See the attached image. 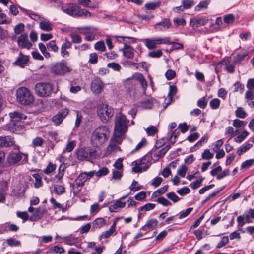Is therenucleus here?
<instances>
[{"label":"nucleus","instance_id":"f257e3e1","mask_svg":"<svg viewBox=\"0 0 254 254\" xmlns=\"http://www.w3.org/2000/svg\"><path fill=\"white\" fill-rule=\"evenodd\" d=\"M10 120L8 127L11 131L15 133H19L23 128L22 120H25L27 116L22 112L15 111L9 114Z\"/></svg>","mask_w":254,"mask_h":254},{"label":"nucleus","instance_id":"f03ea898","mask_svg":"<svg viewBox=\"0 0 254 254\" xmlns=\"http://www.w3.org/2000/svg\"><path fill=\"white\" fill-rule=\"evenodd\" d=\"M110 131L105 126H101L97 127L93 131L91 136V142L95 147H98L104 144L108 139Z\"/></svg>","mask_w":254,"mask_h":254},{"label":"nucleus","instance_id":"7ed1b4c3","mask_svg":"<svg viewBox=\"0 0 254 254\" xmlns=\"http://www.w3.org/2000/svg\"><path fill=\"white\" fill-rule=\"evenodd\" d=\"M129 121L122 113L116 114L115 121L114 134L124 137L125 133L128 128Z\"/></svg>","mask_w":254,"mask_h":254},{"label":"nucleus","instance_id":"20e7f679","mask_svg":"<svg viewBox=\"0 0 254 254\" xmlns=\"http://www.w3.org/2000/svg\"><path fill=\"white\" fill-rule=\"evenodd\" d=\"M17 101L21 105H29L34 101L32 93L27 88L22 87L18 88L16 92Z\"/></svg>","mask_w":254,"mask_h":254},{"label":"nucleus","instance_id":"39448f33","mask_svg":"<svg viewBox=\"0 0 254 254\" xmlns=\"http://www.w3.org/2000/svg\"><path fill=\"white\" fill-rule=\"evenodd\" d=\"M35 91L38 96L47 97L50 96L52 93H56L58 89L55 91L54 86L50 83L39 82L35 85Z\"/></svg>","mask_w":254,"mask_h":254},{"label":"nucleus","instance_id":"423d86ee","mask_svg":"<svg viewBox=\"0 0 254 254\" xmlns=\"http://www.w3.org/2000/svg\"><path fill=\"white\" fill-rule=\"evenodd\" d=\"M97 114L101 121L106 123L113 116L114 111L113 108L106 103L100 104L97 107Z\"/></svg>","mask_w":254,"mask_h":254},{"label":"nucleus","instance_id":"0eeeda50","mask_svg":"<svg viewBox=\"0 0 254 254\" xmlns=\"http://www.w3.org/2000/svg\"><path fill=\"white\" fill-rule=\"evenodd\" d=\"M124 46L122 49L123 55L125 57L128 59H132L134 55V48L127 45L128 43H135L136 39L132 37L124 36L122 38Z\"/></svg>","mask_w":254,"mask_h":254},{"label":"nucleus","instance_id":"6e6552de","mask_svg":"<svg viewBox=\"0 0 254 254\" xmlns=\"http://www.w3.org/2000/svg\"><path fill=\"white\" fill-rule=\"evenodd\" d=\"M149 157L145 156L140 160H135L132 162L134 166L132 168V171L135 173H140L147 170L149 166L147 165L149 163Z\"/></svg>","mask_w":254,"mask_h":254},{"label":"nucleus","instance_id":"1a4fd4ad","mask_svg":"<svg viewBox=\"0 0 254 254\" xmlns=\"http://www.w3.org/2000/svg\"><path fill=\"white\" fill-rule=\"evenodd\" d=\"M124 137L114 134L110 140V144L107 147V153L111 154L116 152L117 151H120L121 149L119 145L121 144Z\"/></svg>","mask_w":254,"mask_h":254},{"label":"nucleus","instance_id":"9d476101","mask_svg":"<svg viewBox=\"0 0 254 254\" xmlns=\"http://www.w3.org/2000/svg\"><path fill=\"white\" fill-rule=\"evenodd\" d=\"M77 156L80 160H89L96 157V151L87 148H81L77 150Z\"/></svg>","mask_w":254,"mask_h":254},{"label":"nucleus","instance_id":"9b49d317","mask_svg":"<svg viewBox=\"0 0 254 254\" xmlns=\"http://www.w3.org/2000/svg\"><path fill=\"white\" fill-rule=\"evenodd\" d=\"M51 70L53 73L57 75H64L69 71V68L64 62L57 63L52 66Z\"/></svg>","mask_w":254,"mask_h":254},{"label":"nucleus","instance_id":"f8f14e48","mask_svg":"<svg viewBox=\"0 0 254 254\" xmlns=\"http://www.w3.org/2000/svg\"><path fill=\"white\" fill-rule=\"evenodd\" d=\"M24 155L27 160L28 156L20 152H10L7 157V161L10 165H14L18 163L22 159V156Z\"/></svg>","mask_w":254,"mask_h":254},{"label":"nucleus","instance_id":"ddd939ff","mask_svg":"<svg viewBox=\"0 0 254 254\" xmlns=\"http://www.w3.org/2000/svg\"><path fill=\"white\" fill-rule=\"evenodd\" d=\"M104 84L99 78H95L91 82V89L95 94L101 93L103 90Z\"/></svg>","mask_w":254,"mask_h":254},{"label":"nucleus","instance_id":"4468645a","mask_svg":"<svg viewBox=\"0 0 254 254\" xmlns=\"http://www.w3.org/2000/svg\"><path fill=\"white\" fill-rule=\"evenodd\" d=\"M208 22V19L205 17L199 18H193L190 20V26L193 29L198 28L199 26L206 25Z\"/></svg>","mask_w":254,"mask_h":254},{"label":"nucleus","instance_id":"2eb2a0df","mask_svg":"<svg viewBox=\"0 0 254 254\" xmlns=\"http://www.w3.org/2000/svg\"><path fill=\"white\" fill-rule=\"evenodd\" d=\"M158 224V221L155 218L148 219L146 222L145 225L140 228V230L146 232L150 231L156 228Z\"/></svg>","mask_w":254,"mask_h":254},{"label":"nucleus","instance_id":"dca6fc26","mask_svg":"<svg viewBox=\"0 0 254 254\" xmlns=\"http://www.w3.org/2000/svg\"><path fill=\"white\" fill-rule=\"evenodd\" d=\"M68 111L67 109H64L59 111L57 114L53 117L52 121L56 125L60 124L68 114Z\"/></svg>","mask_w":254,"mask_h":254},{"label":"nucleus","instance_id":"f3484780","mask_svg":"<svg viewBox=\"0 0 254 254\" xmlns=\"http://www.w3.org/2000/svg\"><path fill=\"white\" fill-rule=\"evenodd\" d=\"M78 7L79 6H78L77 4L70 3L68 4L66 7L63 6L62 7V10L64 13L69 15L76 17Z\"/></svg>","mask_w":254,"mask_h":254},{"label":"nucleus","instance_id":"a211bd4d","mask_svg":"<svg viewBox=\"0 0 254 254\" xmlns=\"http://www.w3.org/2000/svg\"><path fill=\"white\" fill-rule=\"evenodd\" d=\"M17 44L19 47L28 49L32 46V44L29 41L27 35L25 34L20 35L18 38Z\"/></svg>","mask_w":254,"mask_h":254},{"label":"nucleus","instance_id":"6ab92c4d","mask_svg":"<svg viewBox=\"0 0 254 254\" xmlns=\"http://www.w3.org/2000/svg\"><path fill=\"white\" fill-rule=\"evenodd\" d=\"M0 140L1 147H9L14 145L15 140L13 137L10 135L1 136Z\"/></svg>","mask_w":254,"mask_h":254},{"label":"nucleus","instance_id":"aec40b11","mask_svg":"<svg viewBox=\"0 0 254 254\" xmlns=\"http://www.w3.org/2000/svg\"><path fill=\"white\" fill-rule=\"evenodd\" d=\"M29 61V56L23 55L20 52L17 60L13 63V64L23 68L25 66Z\"/></svg>","mask_w":254,"mask_h":254},{"label":"nucleus","instance_id":"412c9836","mask_svg":"<svg viewBox=\"0 0 254 254\" xmlns=\"http://www.w3.org/2000/svg\"><path fill=\"white\" fill-rule=\"evenodd\" d=\"M171 25L170 20L168 18H164L160 22L154 25V28L157 31H162L163 29H169Z\"/></svg>","mask_w":254,"mask_h":254},{"label":"nucleus","instance_id":"4be33fe9","mask_svg":"<svg viewBox=\"0 0 254 254\" xmlns=\"http://www.w3.org/2000/svg\"><path fill=\"white\" fill-rule=\"evenodd\" d=\"M45 134L43 136L45 137H50L51 139L56 142L59 141V137L57 131L52 129L49 127H47L44 129Z\"/></svg>","mask_w":254,"mask_h":254},{"label":"nucleus","instance_id":"5701e85b","mask_svg":"<svg viewBox=\"0 0 254 254\" xmlns=\"http://www.w3.org/2000/svg\"><path fill=\"white\" fill-rule=\"evenodd\" d=\"M46 212V208L44 207H39L34 211L32 216L30 218V220L36 221L41 219Z\"/></svg>","mask_w":254,"mask_h":254},{"label":"nucleus","instance_id":"b1692460","mask_svg":"<svg viewBox=\"0 0 254 254\" xmlns=\"http://www.w3.org/2000/svg\"><path fill=\"white\" fill-rule=\"evenodd\" d=\"M224 63L225 68L227 72L230 73H233L235 72V62H232L228 59H225L222 61Z\"/></svg>","mask_w":254,"mask_h":254},{"label":"nucleus","instance_id":"393cba45","mask_svg":"<svg viewBox=\"0 0 254 254\" xmlns=\"http://www.w3.org/2000/svg\"><path fill=\"white\" fill-rule=\"evenodd\" d=\"M126 204V202H123L120 199L117 200L113 204L109 206V210L110 212H117L120 208L125 207Z\"/></svg>","mask_w":254,"mask_h":254},{"label":"nucleus","instance_id":"a878e982","mask_svg":"<svg viewBox=\"0 0 254 254\" xmlns=\"http://www.w3.org/2000/svg\"><path fill=\"white\" fill-rule=\"evenodd\" d=\"M39 27L42 30L45 31H50L53 29L52 24L48 20H46L44 18H42L40 21Z\"/></svg>","mask_w":254,"mask_h":254},{"label":"nucleus","instance_id":"bb28decb","mask_svg":"<svg viewBox=\"0 0 254 254\" xmlns=\"http://www.w3.org/2000/svg\"><path fill=\"white\" fill-rule=\"evenodd\" d=\"M154 43L156 46V48L157 47V45L159 44H171L172 43L170 41V38L169 37H157L154 38Z\"/></svg>","mask_w":254,"mask_h":254},{"label":"nucleus","instance_id":"cd10ccee","mask_svg":"<svg viewBox=\"0 0 254 254\" xmlns=\"http://www.w3.org/2000/svg\"><path fill=\"white\" fill-rule=\"evenodd\" d=\"M248 52H244L242 53H239L234 57V62L236 64H239L243 61H247L248 60Z\"/></svg>","mask_w":254,"mask_h":254},{"label":"nucleus","instance_id":"c85d7f7f","mask_svg":"<svg viewBox=\"0 0 254 254\" xmlns=\"http://www.w3.org/2000/svg\"><path fill=\"white\" fill-rule=\"evenodd\" d=\"M116 222H114L111 226L110 229L102 233L101 237L104 238H108L113 235L116 231Z\"/></svg>","mask_w":254,"mask_h":254},{"label":"nucleus","instance_id":"c756f323","mask_svg":"<svg viewBox=\"0 0 254 254\" xmlns=\"http://www.w3.org/2000/svg\"><path fill=\"white\" fill-rule=\"evenodd\" d=\"M83 185V184L75 179L74 184L72 185L73 193L74 196L77 195Z\"/></svg>","mask_w":254,"mask_h":254},{"label":"nucleus","instance_id":"7c9ffc66","mask_svg":"<svg viewBox=\"0 0 254 254\" xmlns=\"http://www.w3.org/2000/svg\"><path fill=\"white\" fill-rule=\"evenodd\" d=\"M76 146V142L75 141H69L66 144L65 147L64 149L63 153H64L66 152H70Z\"/></svg>","mask_w":254,"mask_h":254},{"label":"nucleus","instance_id":"2f4dec72","mask_svg":"<svg viewBox=\"0 0 254 254\" xmlns=\"http://www.w3.org/2000/svg\"><path fill=\"white\" fill-rule=\"evenodd\" d=\"M144 41L145 46L148 49L151 50L156 48V46H155L154 43V38H146L144 39Z\"/></svg>","mask_w":254,"mask_h":254},{"label":"nucleus","instance_id":"473e14b6","mask_svg":"<svg viewBox=\"0 0 254 254\" xmlns=\"http://www.w3.org/2000/svg\"><path fill=\"white\" fill-rule=\"evenodd\" d=\"M161 1L151 2L145 4V7L148 10H154L161 5Z\"/></svg>","mask_w":254,"mask_h":254},{"label":"nucleus","instance_id":"72a5a7b5","mask_svg":"<svg viewBox=\"0 0 254 254\" xmlns=\"http://www.w3.org/2000/svg\"><path fill=\"white\" fill-rule=\"evenodd\" d=\"M105 224V220L103 218H98L93 222V226L94 228H100Z\"/></svg>","mask_w":254,"mask_h":254},{"label":"nucleus","instance_id":"f704fd0d","mask_svg":"<svg viewBox=\"0 0 254 254\" xmlns=\"http://www.w3.org/2000/svg\"><path fill=\"white\" fill-rule=\"evenodd\" d=\"M253 165H254V159L247 160L242 163L240 169H248L250 167H251Z\"/></svg>","mask_w":254,"mask_h":254},{"label":"nucleus","instance_id":"c9c22d12","mask_svg":"<svg viewBox=\"0 0 254 254\" xmlns=\"http://www.w3.org/2000/svg\"><path fill=\"white\" fill-rule=\"evenodd\" d=\"M235 116L239 118L244 119L247 116V113L242 107H238L235 111Z\"/></svg>","mask_w":254,"mask_h":254},{"label":"nucleus","instance_id":"e433bc0d","mask_svg":"<svg viewBox=\"0 0 254 254\" xmlns=\"http://www.w3.org/2000/svg\"><path fill=\"white\" fill-rule=\"evenodd\" d=\"M77 29L78 30L80 33L82 34L91 33L96 31V29L89 26L78 27L77 28Z\"/></svg>","mask_w":254,"mask_h":254},{"label":"nucleus","instance_id":"4c0bfd02","mask_svg":"<svg viewBox=\"0 0 254 254\" xmlns=\"http://www.w3.org/2000/svg\"><path fill=\"white\" fill-rule=\"evenodd\" d=\"M54 190L57 195H62L65 192V188L63 186L60 185H55Z\"/></svg>","mask_w":254,"mask_h":254},{"label":"nucleus","instance_id":"58836bf2","mask_svg":"<svg viewBox=\"0 0 254 254\" xmlns=\"http://www.w3.org/2000/svg\"><path fill=\"white\" fill-rule=\"evenodd\" d=\"M249 134L247 131L244 130L240 135L235 138L234 141L237 143H241L248 136Z\"/></svg>","mask_w":254,"mask_h":254},{"label":"nucleus","instance_id":"ea45409f","mask_svg":"<svg viewBox=\"0 0 254 254\" xmlns=\"http://www.w3.org/2000/svg\"><path fill=\"white\" fill-rule=\"evenodd\" d=\"M253 145L250 143H248L245 146H242L237 151V154L239 156H241L243 153L247 152L252 147Z\"/></svg>","mask_w":254,"mask_h":254},{"label":"nucleus","instance_id":"a19ab883","mask_svg":"<svg viewBox=\"0 0 254 254\" xmlns=\"http://www.w3.org/2000/svg\"><path fill=\"white\" fill-rule=\"evenodd\" d=\"M156 205L154 203H147L144 205L140 207L138 210L139 211H148L153 210L155 207Z\"/></svg>","mask_w":254,"mask_h":254},{"label":"nucleus","instance_id":"79ce46f5","mask_svg":"<svg viewBox=\"0 0 254 254\" xmlns=\"http://www.w3.org/2000/svg\"><path fill=\"white\" fill-rule=\"evenodd\" d=\"M137 105L139 107H141L144 109H150L152 106V103L149 100H146L142 102H138Z\"/></svg>","mask_w":254,"mask_h":254},{"label":"nucleus","instance_id":"37998d69","mask_svg":"<svg viewBox=\"0 0 254 254\" xmlns=\"http://www.w3.org/2000/svg\"><path fill=\"white\" fill-rule=\"evenodd\" d=\"M204 179V178L201 177L199 179H197L196 181L191 183L190 184L191 188L193 190L198 188L199 187L201 186L202 183Z\"/></svg>","mask_w":254,"mask_h":254},{"label":"nucleus","instance_id":"c03bdc74","mask_svg":"<svg viewBox=\"0 0 254 254\" xmlns=\"http://www.w3.org/2000/svg\"><path fill=\"white\" fill-rule=\"evenodd\" d=\"M94 48L96 50L103 52L106 50V47L104 41H100L96 42L94 45Z\"/></svg>","mask_w":254,"mask_h":254},{"label":"nucleus","instance_id":"a18cd8bd","mask_svg":"<svg viewBox=\"0 0 254 254\" xmlns=\"http://www.w3.org/2000/svg\"><path fill=\"white\" fill-rule=\"evenodd\" d=\"M80 7L79 6L76 17H80L85 16L86 17H90L91 13L86 9H80Z\"/></svg>","mask_w":254,"mask_h":254},{"label":"nucleus","instance_id":"49530a36","mask_svg":"<svg viewBox=\"0 0 254 254\" xmlns=\"http://www.w3.org/2000/svg\"><path fill=\"white\" fill-rule=\"evenodd\" d=\"M47 47L49 51H52L54 52H57L58 50V47L56 45V42L54 40L50 41L47 44Z\"/></svg>","mask_w":254,"mask_h":254},{"label":"nucleus","instance_id":"de8ad7c7","mask_svg":"<svg viewBox=\"0 0 254 254\" xmlns=\"http://www.w3.org/2000/svg\"><path fill=\"white\" fill-rule=\"evenodd\" d=\"M146 131L148 135L153 136L157 132L158 129L156 127L151 125L146 129Z\"/></svg>","mask_w":254,"mask_h":254},{"label":"nucleus","instance_id":"09e8293b","mask_svg":"<svg viewBox=\"0 0 254 254\" xmlns=\"http://www.w3.org/2000/svg\"><path fill=\"white\" fill-rule=\"evenodd\" d=\"M50 202L53 204L54 209L59 208L62 210L63 212H64L66 210L63 205L58 203L56 200L53 197L50 199Z\"/></svg>","mask_w":254,"mask_h":254},{"label":"nucleus","instance_id":"8fccbe9b","mask_svg":"<svg viewBox=\"0 0 254 254\" xmlns=\"http://www.w3.org/2000/svg\"><path fill=\"white\" fill-rule=\"evenodd\" d=\"M39 48L40 50L41 51L43 55L46 58H48L50 57V55L49 52L47 51V48L45 46V45L42 43H40L38 45Z\"/></svg>","mask_w":254,"mask_h":254},{"label":"nucleus","instance_id":"3c124183","mask_svg":"<svg viewBox=\"0 0 254 254\" xmlns=\"http://www.w3.org/2000/svg\"><path fill=\"white\" fill-rule=\"evenodd\" d=\"M193 0H183L182 1V4L184 9H189L194 5Z\"/></svg>","mask_w":254,"mask_h":254},{"label":"nucleus","instance_id":"603ef678","mask_svg":"<svg viewBox=\"0 0 254 254\" xmlns=\"http://www.w3.org/2000/svg\"><path fill=\"white\" fill-rule=\"evenodd\" d=\"M177 92V87L175 86L171 85L169 87V92L168 94V96L169 98L170 102L172 100V97L175 95Z\"/></svg>","mask_w":254,"mask_h":254},{"label":"nucleus","instance_id":"864d4df0","mask_svg":"<svg viewBox=\"0 0 254 254\" xmlns=\"http://www.w3.org/2000/svg\"><path fill=\"white\" fill-rule=\"evenodd\" d=\"M44 143V140L41 137H37L32 140V145L33 147L41 146Z\"/></svg>","mask_w":254,"mask_h":254},{"label":"nucleus","instance_id":"5fc2aeb1","mask_svg":"<svg viewBox=\"0 0 254 254\" xmlns=\"http://www.w3.org/2000/svg\"><path fill=\"white\" fill-rule=\"evenodd\" d=\"M52 236L51 235L43 236L39 238V242L40 244L42 243H47L50 242L52 240Z\"/></svg>","mask_w":254,"mask_h":254},{"label":"nucleus","instance_id":"6e6d98bb","mask_svg":"<svg viewBox=\"0 0 254 254\" xmlns=\"http://www.w3.org/2000/svg\"><path fill=\"white\" fill-rule=\"evenodd\" d=\"M220 101L218 98H215L210 102V106L213 109H217L219 107Z\"/></svg>","mask_w":254,"mask_h":254},{"label":"nucleus","instance_id":"4d7b16f0","mask_svg":"<svg viewBox=\"0 0 254 254\" xmlns=\"http://www.w3.org/2000/svg\"><path fill=\"white\" fill-rule=\"evenodd\" d=\"M33 177L35 179V182L34 183V186L36 188H38L42 186V181L39 175L37 174H35L33 175Z\"/></svg>","mask_w":254,"mask_h":254},{"label":"nucleus","instance_id":"13d9d810","mask_svg":"<svg viewBox=\"0 0 254 254\" xmlns=\"http://www.w3.org/2000/svg\"><path fill=\"white\" fill-rule=\"evenodd\" d=\"M223 20L226 23H232L235 20V16L233 14H229L224 16Z\"/></svg>","mask_w":254,"mask_h":254},{"label":"nucleus","instance_id":"bf43d9fd","mask_svg":"<svg viewBox=\"0 0 254 254\" xmlns=\"http://www.w3.org/2000/svg\"><path fill=\"white\" fill-rule=\"evenodd\" d=\"M214 154L210 152L209 149H206L202 154V158L203 159L209 160L213 157Z\"/></svg>","mask_w":254,"mask_h":254},{"label":"nucleus","instance_id":"052dcab7","mask_svg":"<svg viewBox=\"0 0 254 254\" xmlns=\"http://www.w3.org/2000/svg\"><path fill=\"white\" fill-rule=\"evenodd\" d=\"M167 198L175 203L180 200V198L173 192L168 193L166 194Z\"/></svg>","mask_w":254,"mask_h":254},{"label":"nucleus","instance_id":"680f3d73","mask_svg":"<svg viewBox=\"0 0 254 254\" xmlns=\"http://www.w3.org/2000/svg\"><path fill=\"white\" fill-rule=\"evenodd\" d=\"M208 5V3L206 1H201L195 7V10L196 11H199L202 9H206Z\"/></svg>","mask_w":254,"mask_h":254},{"label":"nucleus","instance_id":"e2e57ef3","mask_svg":"<svg viewBox=\"0 0 254 254\" xmlns=\"http://www.w3.org/2000/svg\"><path fill=\"white\" fill-rule=\"evenodd\" d=\"M107 67L111 68L116 71H119L121 69V66L120 65V64L115 62L108 63L107 64Z\"/></svg>","mask_w":254,"mask_h":254},{"label":"nucleus","instance_id":"0e129e2a","mask_svg":"<svg viewBox=\"0 0 254 254\" xmlns=\"http://www.w3.org/2000/svg\"><path fill=\"white\" fill-rule=\"evenodd\" d=\"M229 243V238L228 236H224L222 238L221 241L217 245L216 248L220 249Z\"/></svg>","mask_w":254,"mask_h":254},{"label":"nucleus","instance_id":"69168bd1","mask_svg":"<svg viewBox=\"0 0 254 254\" xmlns=\"http://www.w3.org/2000/svg\"><path fill=\"white\" fill-rule=\"evenodd\" d=\"M235 92H239L241 94L243 93L245 87L244 85L239 82H237L234 84Z\"/></svg>","mask_w":254,"mask_h":254},{"label":"nucleus","instance_id":"338daca9","mask_svg":"<svg viewBox=\"0 0 254 254\" xmlns=\"http://www.w3.org/2000/svg\"><path fill=\"white\" fill-rule=\"evenodd\" d=\"M56 169V165L49 163L46 168L44 169V172L46 174H49Z\"/></svg>","mask_w":254,"mask_h":254},{"label":"nucleus","instance_id":"774afa93","mask_svg":"<svg viewBox=\"0 0 254 254\" xmlns=\"http://www.w3.org/2000/svg\"><path fill=\"white\" fill-rule=\"evenodd\" d=\"M245 98L249 100L254 99V90L248 89L245 93Z\"/></svg>","mask_w":254,"mask_h":254}]
</instances>
